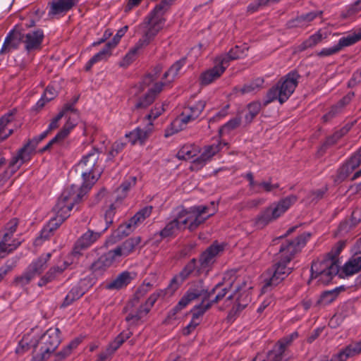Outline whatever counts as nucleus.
<instances>
[{"label":"nucleus","mask_w":361,"mask_h":361,"mask_svg":"<svg viewBox=\"0 0 361 361\" xmlns=\"http://www.w3.org/2000/svg\"><path fill=\"white\" fill-rule=\"evenodd\" d=\"M310 238V233H303L294 240L283 243L276 256V262L265 273L262 291H269L283 281L293 271L289 264L295 255L300 251Z\"/></svg>","instance_id":"1"},{"label":"nucleus","mask_w":361,"mask_h":361,"mask_svg":"<svg viewBox=\"0 0 361 361\" xmlns=\"http://www.w3.org/2000/svg\"><path fill=\"white\" fill-rule=\"evenodd\" d=\"M235 270L226 271L221 282L218 283L211 290L203 288L189 289L180 298L178 304L173 308V314L185 308L190 302L204 295V299H209L210 297L216 293L215 298L210 300L212 305L221 301L232 288L237 281H240Z\"/></svg>","instance_id":"2"},{"label":"nucleus","mask_w":361,"mask_h":361,"mask_svg":"<svg viewBox=\"0 0 361 361\" xmlns=\"http://www.w3.org/2000/svg\"><path fill=\"white\" fill-rule=\"evenodd\" d=\"M73 173L81 176L82 182L79 188L87 194L102 173L98 151L92 149L83 155L80 161L73 167L71 174Z\"/></svg>","instance_id":"3"},{"label":"nucleus","mask_w":361,"mask_h":361,"mask_svg":"<svg viewBox=\"0 0 361 361\" xmlns=\"http://www.w3.org/2000/svg\"><path fill=\"white\" fill-rule=\"evenodd\" d=\"M345 245L344 241L338 242L325 258L314 261L311 266V279L326 285L339 273L338 257Z\"/></svg>","instance_id":"4"},{"label":"nucleus","mask_w":361,"mask_h":361,"mask_svg":"<svg viewBox=\"0 0 361 361\" xmlns=\"http://www.w3.org/2000/svg\"><path fill=\"white\" fill-rule=\"evenodd\" d=\"M171 4L166 0H161L154 9L145 17L140 27L143 30V35L140 43L147 45L162 29L165 18L164 15L169 10Z\"/></svg>","instance_id":"5"},{"label":"nucleus","mask_w":361,"mask_h":361,"mask_svg":"<svg viewBox=\"0 0 361 361\" xmlns=\"http://www.w3.org/2000/svg\"><path fill=\"white\" fill-rule=\"evenodd\" d=\"M300 75L296 71H292L281 77L267 92L264 105L278 101L281 104L286 102L295 92Z\"/></svg>","instance_id":"6"},{"label":"nucleus","mask_w":361,"mask_h":361,"mask_svg":"<svg viewBox=\"0 0 361 361\" xmlns=\"http://www.w3.org/2000/svg\"><path fill=\"white\" fill-rule=\"evenodd\" d=\"M298 198L295 195L287 196L277 202L271 204L264 208L255 219V224L257 228H263L270 222L277 219L283 214Z\"/></svg>","instance_id":"7"},{"label":"nucleus","mask_w":361,"mask_h":361,"mask_svg":"<svg viewBox=\"0 0 361 361\" xmlns=\"http://www.w3.org/2000/svg\"><path fill=\"white\" fill-rule=\"evenodd\" d=\"M86 192L79 188V185L72 184L66 188L59 197L54 207L55 214L63 218H68L75 204L80 202Z\"/></svg>","instance_id":"8"},{"label":"nucleus","mask_w":361,"mask_h":361,"mask_svg":"<svg viewBox=\"0 0 361 361\" xmlns=\"http://www.w3.org/2000/svg\"><path fill=\"white\" fill-rule=\"evenodd\" d=\"M59 334L58 328H50L42 334L37 343L33 345L39 348V353L32 357V361H45L48 359L61 343Z\"/></svg>","instance_id":"9"},{"label":"nucleus","mask_w":361,"mask_h":361,"mask_svg":"<svg viewBox=\"0 0 361 361\" xmlns=\"http://www.w3.org/2000/svg\"><path fill=\"white\" fill-rule=\"evenodd\" d=\"M18 226V219L13 218L0 230V258L5 257L21 245L22 240L13 236Z\"/></svg>","instance_id":"10"},{"label":"nucleus","mask_w":361,"mask_h":361,"mask_svg":"<svg viewBox=\"0 0 361 361\" xmlns=\"http://www.w3.org/2000/svg\"><path fill=\"white\" fill-rule=\"evenodd\" d=\"M189 221L182 209L178 210L175 217L169 221L164 228L155 235H159L161 239L176 236L180 231L189 229Z\"/></svg>","instance_id":"11"},{"label":"nucleus","mask_w":361,"mask_h":361,"mask_svg":"<svg viewBox=\"0 0 361 361\" xmlns=\"http://www.w3.org/2000/svg\"><path fill=\"white\" fill-rule=\"evenodd\" d=\"M224 247L216 242L212 243L204 250L200 256V266L197 268L198 274L204 273L207 274L212 269L213 264L216 262V257L224 251Z\"/></svg>","instance_id":"12"},{"label":"nucleus","mask_w":361,"mask_h":361,"mask_svg":"<svg viewBox=\"0 0 361 361\" xmlns=\"http://www.w3.org/2000/svg\"><path fill=\"white\" fill-rule=\"evenodd\" d=\"M212 205L215 207L214 202L211 203ZM185 216L188 217L189 221V230L193 231L198 228V226L203 224L209 217L214 214L215 208L212 213L205 215L209 207L207 206H196L190 207L189 209L181 208Z\"/></svg>","instance_id":"13"},{"label":"nucleus","mask_w":361,"mask_h":361,"mask_svg":"<svg viewBox=\"0 0 361 361\" xmlns=\"http://www.w3.org/2000/svg\"><path fill=\"white\" fill-rule=\"evenodd\" d=\"M206 101L199 100L197 102H188L183 106L180 115L178 116L175 123L179 122L182 125H186L197 119L206 106Z\"/></svg>","instance_id":"14"},{"label":"nucleus","mask_w":361,"mask_h":361,"mask_svg":"<svg viewBox=\"0 0 361 361\" xmlns=\"http://www.w3.org/2000/svg\"><path fill=\"white\" fill-rule=\"evenodd\" d=\"M81 0H51L48 3V16L60 18L77 6Z\"/></svg>","instance_id":"15"},{"label":"nucleus","mask_w":361,"mask_h":361,"mask_svg":"<svg viewBox=\"0 0 361 361\" xmlns=\"http://www.w3.org/2000/svg\"><path fill=\"white\" fill-rule=\"evenodd\" d=\"M69 134L60 130L42 149L41 152L51 150L53 153L60 156L63 155L71 146V141L68 139Z\"/></svg>","instance_id":"16"},{"label":"nucleus","mask_w":361,"mask_h":361,"mask_svg":"<svg viewBox=\"0 0 361 361\" xmlns=\"http://www.w3.org/2000/svg\"><path fill=\"white\" fill-rule=\"evenodd\" d=\"M109 226L110 225L106 224V227L101 232H95L90 229L87 230L75 242L72 255L74 256L81 255V251L87 249L94 244Z\"/></svg>","instance_id":"17"},{"label":"nucleus","mask_w":361,"mask_h":361,"mask_svg":"<svg viewBox=\"0 0 361 361\" xmlns=\"http://www.w3.org/2000/svg\"><path fill=\"white\" fill-rule=\"evenodd\" d=\"M21 37L24 49L27 54H31L41 49L44 37L42 30L37 29L30 30L25 34L21 33Z\"/></svg>","instance_id":"18"},{"label":"nucleus","mask_w":361,"mask_h":361,"mask_svg":"<svg viewBox=\"0 0 361 361\" xmlns=\"http://www.w3.org/2000/svg\"><path fill=\"white\" fill-rule=\"evenodd\" d=\"M226 142L218 141L216 143L205 146L203 148L202 154L192 161L194 167L197 169L202 168L212 159L214 156L222 149L224 146H226Z\"/></svg>","instance_id":"19"},{"label":"nucleus","mask_w":361,"mask_h":361,"mask_svg":"<svg viewBox=\"0 0 361 361\" xmlns=\"http://www.w3.org/2000/svg\"><path fill=\"white\" fill-rule=\"evenodd\" d=\"M197 261L196 259H192L178 274H176L173 277L171 280L169 288L173 290H176L192 274H194L195 276L200 275V274L197 272V268L199 267L197 265Z\"/></svg>","instance_id":"20"},{"label":"nucleus","mask_w":361,"mask_h":361,"mask_svg":"<svg viewBox=\"0 0 361 361\" xmlns=\"http://www.w3.org/2000/svg\"><path fill=\"white\" fill-rule=\"evenodd\" d=\"M322 11H316L298 16L295 18L289 20L286 23V27L288 29H305L310 25L311 22H312L316 18L322 16Z\"/></svg>","instance_id":"21"},{"label":"nucleus","mask_w":361,"mask_h":361,"mask_svg":"<svg viewBox=\"0 0 361 361\" xmlns=\"http://www.w3.org/2000/svg\"><path fill=\"white\" fill-rule=\"evenodd\" d=\"M87 279H82L76 284L73 285L65 297L61 307H66L71 305L75 300L81 298L87 290Z\"/></svg>","instance_id":"22"},{"label":"nucleus","mask_w":361,"mask_h":361,"mask_svg":"<svg viewBox=\"0 0 361 361\" xmlns=\"http://www.w3.org/2000/svg\"><path fill=\"white\" fill-rule=\"evenodd\" d=\"M72 264V262L64 260L58 264L51 267L48 271L41 277L37 285L40 287L54 281L56 278L62 274V273Z\"/></svg>","instance_id":"23"},{"label":"nucleus","mask_w":361,"mask_h":361,"mask_svg":"<svg viewBox=\"0 0 361 361\" xmlns=\"http://www.w3.org/2000/svg\"><path fill=\"white\" fill-rule=\"evenodd\" d=\"M247 51L248 47L247 44L236 45L231 48L227 54L217 56L216 61L223 63L227 68L231 61L245 57Z\"/></svg>","instance_id":"24"},{"label":"nucleus","mask_w":361,"mask_h":361,"mask_svg":"<svg viewBox=\"0 0 361 361\" xmlns=\"http://www.w3.org/2000/svg\"><path fill=\"white\" fill-rule=\"evenodd\" d=\"M234 297L236 298L235 303L233 307V311L235 313L242 311L251 301L250 293L245 290H242L239 283L235 286V293L229 295L227 299L232 300Z\"/></svg>","instance_id":"25"},{"label":"nucleus","mask_w":361,"mask_h":361,"mask_svg":"<svg viewBox=\"0 0 361 361\" xmlns=\"http://www.w3.org/2000/svg\"><path fill=\"white\" fill-rule=\"evenodd\" d=\"M214 67L202 72L200 75V83L202 86H207L219 79L227 68L226 66L219 62Z\"/></svg>","instance_id":"26"},{"label":"nucleus","mask_w":361,"mask_h":361,"mask_svg":"<svg viewBox=\"0 0 361 361\" xmlns=\"http://www.w3.org/2000/svg\"><path fill=\"white\" fill-rule=\"evenodd\" d=\"M163 87L164 83L162 82L155 83L153 87L139 98L135 105V109H144L152 104L157 95L163 90Z\"/></svg>","instance_id":"27"},{"label":"nucleus","mask_w":361,"mask_h":361,"mask_svg":"<svg viewBox=\"0 0 361 361\" xmlns=\"http://www.w3.org/2000/svg\"><path fill=\"white\" fill-rule=\"evenodd\" d=\"M142 238L135 236L129 238L120 246L114 249V257H127L131 254L135 248L141 243Z\"/></svg>","instance_id":"28"},{"label":"nucleus","mask_w":361,"mask_h":361,"mask_svg":"<svg viewBox=\"0 0 361 361\" xmlns=\"http://www.w3.org/2000/svg\"><path fill=\"white\" fill-rule=\"evenodd\" d=\"M112 193L111 191L106 190L105 188H102L96 195L98 202H104L105 205L108 207L104 214V220L106 224L111 225L113 224V201Z\"/></svg>","instance_id":"29"},{"label":"nucleus","mask_w":361,"mask_h":361,"mask_svg":"<svg viewBox=\"0 0 361 361\" xmlns=\"http://www.w3.org/2000/svg\"><path fill=\"white\" fill-rule=\"evenodd\" d=\"M112 193L111 191L106 190L105 188H102L96 195L98 202H104L105 205L108 207L104 214V220L106 224L111 225L113 224V201Z\"/></svg>","instance_id":"30"},{"label":"nucleus","mask_w":361,"mask_h":361,"mask_svg":"<svg viewBox=\"0 0 361 361\" xmlns=\"http://www.w3.org/2000/svg\"><path fill=\"white\" fill-rule=\"evenodd\" d=\"M27 161L23 160V155L18 152L17 155L11 159L8 168L0 175V185H3L17 171L21 165Z\"/></svg>","instance_id":"31"},{"label":"nucleus","mask_w":361,"mask_h":361,"mask_svg":"<svg viewBox=\"0 0 361 361\" xmlns=\"http://www.w3.org/2000/svg\"><path fill=\"white\" fill-rule=\"evenodd\" d=\"M20 42H22L21 32L14 29L10 30L4 39L0 54L18 49Z\"/></svg>","instance_id":"32"},{"label":"nucleus","mask_w":361,"mask_h":361,"mask_svg":"<svg viewBox=\"0 0 361 361\" xmlns=\"http://www.w3.org/2000/svg\"><path fill=\"white\" fill-rule=\"evenodd\" d=\"M47 129L39 135L35 136L25 145L18 152L23 155V160H30L32 153L35 151L37 145L43 140L49 133Z\"/></svg>","instance_id":"33"},{"label":"nucleus","mask_w":361,"mask_h":361,"mask_svg":"<svg viewBox=\"0 0 361 361\" xmlns=\"http://www.w3.org/2000/svg\"><path fill=\"white\" fill-rule=\"evenodd\" d=\"M361 270V255L357 253L353 255L343 264L341 269H339L340 275L345 276H352Z\"/></svg>","instance_id":"34"},{"label":"nucleus","mask_w":361,"mask_h":361,"mask_svg":"<svg viewBox=\"0 0 361 361\" xmlns=\"http://www.w3.org/2000/svg\"><path fill=\"white\" fill-rule=\"evenodd\" d=\"M113 48V42L109 41L104 46V47L100 50L98 53L94 54L85 64L84 68L85 71H89L92 68L94 64L107 60L111 56V51Z\"/></svg>","instance_id":"35"},{"label":"nucleus","mask_w":361,"mask_h":361,"mask_svg":"<svg viewBox=\"0 0 361 361\" xmlns=\"http://www.w3.org/2000/svg\"><path fill=\"white\" fill-rule=\"evenodd\" d=\"M186 60L185 57L181 58L176 61L170 68L164 73L162 80L161 81L164 83V87L169 85L171 82L173 81L180 70L185 65Z\"/></svg>","instance_id":"36"},{"label":"nucleus","mask_w":361,"mask_h":361,"mask_svg":"<svg viewBox=\"0 0 361 361\" xmlns=\"http://www.w3.org/2000/svg\"><path fill=\"white\" fill-rule=\"evenodd\" d=\"M113 264V250L109 249L108 252H101V255L97 261L92 264V269L94 271L104 270Z\"/></svg>","instance_id":"37"},{"label":"nucleus","mask_w":361,"mask_h":361,"mask_svg":"<svg viewBox=\"0 0 361 361\" xmlns=\"http://www.w3.org/2000/svg\"><path fill=\"white\" fill-rule=\"evenodd\" d=\"M288 353H283L276 346H273L272 349L268 351L265 357L262 355L256 356L253 361H287Z\"/></svg>","instance_id":"38"},{"label":"nucleus","mask_w":361,"mask_h":361,"mask_svg":"<svg viewBox=\"0 0 361 361\" xmlns=\"http://www.w3.org/2000/svg\"><path fill=\"white\" fill-rule=\"evenodd\" d=\"M13 114L8 112L0 118V142L13 133V129L8 128V126L13 121Z\"/></svg>","instance_id":"39"},{"label":"nucleus","mask_w":361,"mask_h":361,"mask_svg":"<svg viewBox=\"0 0 361 361\" xmlns=\"http://www.w3.org/2000/svg\"><path fill=\"white\" fill-rule=\"evenodd\" d=\"M199 147L194 144L184 145L178 152L177 158L180 160H189L199 153Z\"/></svg>","instance_id":"40"},{"label":"nucleus","mask_w":361,"mask_h":361,"mask_svg":"<svg viewBox=\"0 0 361 361\" xmlns=\"http://www.w3.org/2000/svg\"><path fill=\"white\" fill-rule=\"evenodd\" d=\"M51 253H47L39 256L36 260H34L28 266L31 270L37 275H40L47 267V262L51 258Z\"/></svg>","instance_id":"41"},{"label":"nucleus","mask_w":361,"mask_h":361,"mask_svg":"<svg viewBox=\"0 0 361 361\" xmlns=\"http://www.w3.org/2000/svg\"><path fill=\"white\" fill-rule=\"evenodd\" d=\"M136 178L135 176H128L121 183L119 188L116 190V201L121 200L125 198L129 190L135 185Z\"/></svg>","instance_id":"42"},{"label":"nucleus","mask_w":361,"mask_h":361,"mask_svg":"<svg viewBox=\"0 0 361 361\" xmlns=\"http://www.w3.org/2000/svg\"><path fill=\"white\" fill-rule=\"evenodd\" d=\"M82 342L81 338H75L72 340L66 346H65L61 350L55 354L56 361H62L68 357L72 351L75 349L79 344Z\"/></svg>","instance_id":"43"},{"label":"nucleus","mask_w":361,"mask_h":361,"mask_svg":"<svg viewBox=\"0 0 361 361\" xmlns=\"http://www.w3.org/2000/svg\"><path fill=\"white\" fill-rule=\"evenodd\" d=\"M149 312L148 309L143 305H141L137 310L129 312L126 317V320L130 324H137L139 322L142 321Z\"/></svg>","instance_id":"44"},{"label":"nucleus","mask_w":361,"mask_h":361,"mask_svg":"<svg viewBox=\"0 0 361 361\" xmlns=\"http://www.w3.org/2000/svg\"><path fill=\"white\" fill-rule=\"evenodd\" d=\"M152 209L153 207L152 206H146L140 209L133 217L129 219L132 223V225H133L136 228L151 215Z\"/></svg>","instance_id":"45"},{"label":"nucleus","mask_w":361,"mask_h":361,"mask_svg":"<svg viewBox=\"0 0 361 361\" xmlns=\"http://www.w3.org/2000/svg\"><path fill=\"white\" fill-rule=\"evenodd\" d=\"M203 297L202 301L197 305H195L192 310V318L195 319L197 321H200V318L204 315V314L212 307V302L209 301L206 302L208 299H204V295H202Z\"/></svg>","instance_id":"46"},{"label":"nucleus","mask_w":361,"mask_h":361,"mask_svg":"<svg viewBox=\"0 0 361 361\" xmlns=\"http://www.w3.org/2000/svg\"><path fill=\"white\" fill-rule=\"evenodd\" d=\"M338 288L326 290L322 293L320 298L316 302L317 306H326L332 303L338 295Z\"/></svg>","instance_id":"47"},{"label":"nucleus","mask_w":361,"mask_h":361,"mask_svg":"<svg viewBox=\"0 0 361 361\" xmlns=\"http://www.w3.org/2000/svg\"><path fill=\"white\" fill-rule=\"evenodd\" d=\"M323 39L321 30L310 36L306 40L302 42L299 46L298 49L300 51H305L308 48H311L319 44Z\"/></svg>","instance_id":"48"},{"label":"nucleus","mask_w":361,"mask_h":361,"mask_svg":"<svg viewBox=\"0 0 361 361\" xmlns=\"http://www.w3.org/2000/svg\"><path fill=\"white\" fill-rule=\"evenodd\" d=\"M298 337V333L294 331L290 334L283 336L279 339L274 345L277 348L287 353L288 348L291 345L293 341Z\"/></svg>","instance_id":"49"},{"label":"nucleus","mask_w":361,"mask_h":361,"mask_svg":"<svg viewBox=\"0 0 361 361\" xmlns=\"http://www.w3.org/2000/svg\"><path fill=\"white\" fill-rule=\"evenodd\" d=\"M37 276L34 271L31 270L30 267H27L26 270L20 276L15 279V283L17 286L23 287L27 285Z\"/></svg>","instance_id":"50"},{"label":"nucleus","mask_w":361,"mask_h":361,"mask_svg":"<svg viewBox=\"0 0 361 361\" xmlns=\"http://www.w3.org/2000/svg\"><path fill=\"white\" fill-rule=\"evenodd\" d=\"M152 285L150 283H142L135 290L133 294V298L130 302L129 305L134 306L137 305L140 300L143 298L151 289Z\"/></svg>","instance_id":"51"},{"label":"nucleus","mask_w":361,"mask_h":361,"mask_svg":"<svg viewBox=\"0 0 361 361\" xmlns=\"http://www.w3.org/2000/svg\"><path fill=\"white\" fill-rule=\"evenodd\" d=\"M361 39V32L357 34L349 35L346 37H341L338 44H336L339 51H341L343 47L351 46L355 44L357 42Z\"/></svg>","instance_id":"52"},{"label":"nucleus","mask_w":361,"mask_h":361,"mask_svg":"<svg viewBox=\"0 0 361 361\" xmlns=\"http://www.w3.org/2000/svg\"><path fill=\"white\" fill-rule=\"evenodd\" d=\"M247 113L245 116V120L247 123H250L261 110V103L259 102H252L247 106Z\"/></svg>","instance_id":"53"},{"label":"nucleus","mask_w":361,"mask_h":361,"mask_svg":"<svg viewBox=\"0 0 361 361\" xmlns=\"http://www.w3.org/2000/svg\"><path fill=\"white\" fill-rule=\"evenodd\" d=\"M132 281L130 273L125 271L121 273L114 279V289H122L126 288Z\"/></svg>","instance_id":"54"},{"label":"nucleus","mask_w":361,"mask_h":361,"mask_svg":"<svg viewBox=\"0 0 361 361\" xmlns=\"http://www.w3.org/2000/svg\"><path fill=\"white\" fill-rule=\"evenodd\" d=\"M264 80L258 78L251 81L249 83L245 84L243 87L240 88V92L242 94H248L259 90L263 85Z\"/></svg>","instance_id":"55"},{"label":"nucleus","mask_w":361,"mask_h":361,"mask_svg":"<svg viewBox=\"0 0 361 361\" xmlns=\"http://www.w3.org/2000/svg\"><path fill=\"white\" fill-rule=\"evenodd\" d=\"M241 119L240 117H235L229 120L219 129L220 136H223L226 134H229L232 130L236 129L240 124Z\"/></svg>","instance_id":"56"},{"label":"nucleus","mask_w":361,"mask_h":361,"mask_svg":"<svg viewBox=\"0 0 361 361\" xmlns=\"http://www.w3.org/2000/svg\"><path fill=\"white\" fill-rule=\"evenodd\" d=\"M142 40V38L139 40V42L137 43L136 46L131 49L128 53L126 54L123 60L119 63L120 66L121 67H126L130 65L135 59V54L137 51V50L145 45H142L140 43V41Z\"/></svg>","instance_id":"57"},{"label":"nucleus","mask_w":361,"mask_h":361,"mask_svg":"<svg viewBox=\"0 0 361 361\" xmlns=\"http://www.w3.org/2000/svg\"><path fill=\"white\" fill-rule=\"evenodd\" d=\"M56 95L57 90L53 86L48 85L41 99L37 102V105L42 107L45 102L52 100Z\"/></svg>","instance_id":"58"},{"label":"nucleus","mask_w":361,"mask_h":361,"mask_svg":"<svg viewBox=\"0 0 361 361\" xmlns=\"http://www.w3.org/2000/svg\"><path fill=\"white\" fill-rule=\"evenodd\" d=\"M135 228L133 225H132V223L130 220L128 221L123 223V224H121L117 230V235L119 238H122L123 237H126L129 235L130 233H132L135 231Z\"/></svg>","instance_id":"59"},{"label":"nucleus","mask_w":361,"mask_h":361,"mask_svg":"<svg viewBox=\"0 0 361 361\" xmlns=\"http://www.w3.org/2000/svg\"><path fill=\"white\" fill-rule=\"evenodd\" d=\"M79 121V114L68 116L66 123L60 130L70 134L71 131L77 126Z\"/></svg>","instance_id":"60"},{"label":"nucleus","mask_w":361,"mask_h":361,"mask_svg":"<svg viewBox=\"0 0 361 361\" xmlns=\"http://www.w3.org/2000/svg\"><path fill=\"white\" fill-rule=\"evenodd\" d=\"M354 171L351 166L345 162L338 170L336 176V180L342 182L345 180Z\"/></svg>","instance_id":"61"},{"label":"nucleus","mask_w":361,"mask_h":361,"mask_svg":"<svg viewBox=\"0 0 361 361\" xmlns=\"http://www.w3.org/2000/svg\"><path fill=\"white\" fill-rule=\"evenodd\" d=\"M162 71V66L161 65H158L154 67L153 70V73H148L142 80V82L145 85H149L151 82L154 81L157 76L161 73Z\"/></svg>","instance_id":"62"},{"label":"nucleus","mask_w":361,"mask_h":361,"mask_svg":"<svg viewBox=\"0 0 361 361\" xmlns=\"http://www.w3.org/2000/svg\"><path fill=\"white\" fill-rule=\"evenodd\" d=\"M257 187L259 188V190L262 189V190L265 192H271L279 188L280 185L278 183H273L271 180V178H269L268 180L259 183V184H257Z\"/></svg>","instance_id":"63"},{"label":"nucleus","mask_w":361,"mask_h":361,"mask_svg":"<svg viewBox=\"0 0 361 361\" xmlns=\"http://www.w3.org/2000/svg\"><path fill=\"white\" fill-rule=\"evenodd\" d=\"M66 219V218H63V216H59L56 214H55V216L49 220V221L47 224V226L51 231L53 232L54 231L57 229Z\"/></svg>","instance_id":"64"}]
</instances>
